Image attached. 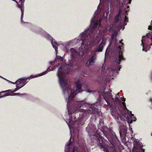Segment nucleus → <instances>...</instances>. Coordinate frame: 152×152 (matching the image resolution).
<instances>
[{
	"instance_id": "e433bc0d",
	"label": "nucleus",
	"mask_w": 152,
	"mask_h": 152,
	"mask_svg": "<svg viewBox=\"0 0 152 152\" xmlns=\"http://www.w3.org/2000/svg\"><path fill=\"white\" fill-rule=\"evenodd\" d=\"M1 76L0 75V77H1Z\"/></svg>"
},
{
	"instance_id": "a211bd4d",
	"label": "nucleus",
	"mask_w": 152,
	"mask_h": 152,
	"mask_svg": "<svg viewBox=\"0 0 152 152\" xmlns=\"http://www.w3.org/2000/svg\"><path fill=\"white\" fill-rule=\"evenodd\" d=\"M11 95H12L11 94H5L3 95H2L1 94H0V98H2V97H5L6 96Z\"/></svg>"
},
{
	"instance_id": "f704fd0d",
	"label": "nucleus",
	"mask_w": 152,
	"mask_h": 152,
	"mask_svg": "<svg viewBox=\"0 0 152 152\" xmlns=\"http://www.w3.org/2000/svg\"><path fill=\"white\" fill-rule=\"evenodd\" d=\"M151 23H151V25H152V21H151Z\"/></svg>"
},
{
	"instance_id": "7ed1b4c3",
	"label": "nucleus",
	"mask_w": 152,
	"mask_h": 152,
	"mask_svg": "<svg viewBox=\"0 0 152 152\" xmlns=\"http://www.w3.org/2000/svg\"><path fill=\"white\" fill-rule=\"evenodd\" d=\"M123 39H122L120 40L118 44H117V42L115 41V44L116 47L117 48V50L119 52L118 57L115 60V62L111 65L110 68H107L105 71V66L104 64L102 66V72L103 74L104 73L105 75L106 76H111V75L115 76L114 74L116 73L117 74V72L118 71L120 70L121 68V66H120L119 64L121 62V61L125 60L124 56L122 55V53L121 51V47L124 45L123 43L122 42Z\"/></svg>"
},
{
	"instance_id": "f8f14e48",
	"label": "nucleus",
	"mask_w": 152,
	"mask_h": 152,
	"mask_svg": "<svg viewBox=\"0 0 152 152\" xmlns=\"http://www.w3.org/2000/svg\"><path fill=\"white\" fill-rule=\"evenodd\" d=\"M21 2V4H18V7L20 9L21 12V21L22 23H25V22H23V18L24 14V6L23 3L25 0H20Z\"/></svg>"
},
{
	"instance_id": "20e7f679",
	"label": "nucleus",
	"mask_w": 152,
	"mask_h": 152,
	"mask_svg": "<svg viewBox=\"0 0 152 152\" xmlns=\"http://www.w3.org/2000/svg\"><path fill=\"white\" fill-rule=\"evenodd\" d=\"M86 130L90 135L91 142L97 144L100 149L103 148L104 152H109L110 148L105 143L106 140L98 133L95 125L90 123Z\"/></svg>"
},
{
	"instance_id": "cd10ccee",
	"label": "nucleus",
	"mask_w": 152,
	"mask_h": 152,
	"mask_svg": "<svg viewBox=\"0 0 152 152\" xmlns=\"http://www.w3.org/2000/svg\"><path fill=\"white\" fill-rule=\"evenodd\" d=\"M103 90H105L106 89V87L105 86H103Z\"/></svg>"
},
{
	"instance_id": "2f4dec72",
	"label": "nucleus",
	"mask_w": 152,
	"mask_h": 152,
	"mask_svg": "<svg viewBox=\"0 0 152 152\" xmlns=\"http://www.w3.org/2000/svg\"><path fill=\"white\" fill-rule=\"evenodd\" d=\"M130 131H131V133H133V131L132 130V129H130Z\"/></svg>"
},
{
	"instance_id": "4c0bfd02",
	"label": "nucleus",
	"mask_w": 152,
	"mask_h": 152,
	"mask_svg": "<svg viewBox=\"0 0 152 152\" xmlns=\"http://www.w3.org/2000/svg\"><path fill=\"white\" fill-rule=\"evenodd\" d=\"M151 135H152V134H151Z\"/></svg>"
},
{
	"instance_id": "1a4fd4ad",
	"label": "nucleus",
	"mask_w": 152,
	"mask_h": 152,
	"mask_svg": "<svg viewBox=\"0 0 152 152\" xmlns=\"http://www.w3.org/2000/svg\"><path fill=\"white\" fill-rule=\"evenodd\" d=\"M149 38L148 40L149 42L150 41L151 42V44L150 46L152 45V35L150 33H148L146 36H143L142 37V39L141 40L142 44L141 45H142L143 47L142 50L145 51L146 52H147L148 50H149L148 48L149 46L148 45H146L145 43V39L146 38Z\"/></svg>"
},
{
	"instance_id": "dca6fc26",
	"label": "nucleus",
	"mask_w": 152,
	"mask_h": 152,
	"mask_svg": "<svg viewBox=\"0 0 152 152\" xmlns=\"http://www.w3.org/2000/svg\"><path fill=\"white\" fill-rule=\"evenodd\" d=\"M123 102H122V104L124 106V109H122V110H119V113H120V111H123V110H125L126 109V104H125V99L124 98H123V99H122Z\"/></svg>"
},
{
	"instance_id": "f257e3e1",
	"label": "nucleus",
	"mask_w": 152,
	"mask_h": 152,
	"mask_svg": "<svg viewBox=\"0 0 152 152\" xmlns=\"http://www.w3.org/2000/svg\"><path fill=\"white\" fill-rule=\"evenodd\" d=\"M89 31V30L87 31L85 30L78 37L64 42H58L56 45L57 47L61 45H62L64 47V50L66 53L70 52L68 64H61L57 73L60 85L64 96L65 98L68 97L66 99L67 105H100L99 103L90 104L83 101L73 100L76 94L83 90V87L84 84L81 83L79 80H77L75 83L76 90L73 91L69 84V80L66 76V74L77 68V58L86 53L89 47L98 44L101 39V37H99L95 41L94 43H92V38L90 37V40H89V43L88 44L87 33Z\"/></svg>"
},
{
	"instance_id": "c9c22d12",
	"label": "nucleus",
	"mask_w": 152,
	"mask_h": 152,
	"mask_svg": "<svg viewBox=\"0 0 152 152\" xmlns=\"http://www.w3.org/2000/svg\"><path fill=\"white\" fill-rule=\"evenodd\" d=\"M100 0V1H101V0ZM103 0V1H104L105 0Z\"/></svg>"
},
{
	"instance_id": "9b49d317",
	"label": "nucleus",
	"mask_w": 152,
	"mask_h": 152,
	"mask_svg": "<svg viewBox=\"0 0 152 152\" xmlns=\"http://www.w3.org/2000/svg\"><path fill=\"white\" fill-rule=\"evenodd\" d=\"M102 132L104 135L110 142L113 141L114 142H118L119 141L118 139L115 132H113L112 133V135H110L105 131H102Z\"/></svg>"
},
{
	"instance_id": "412c9836",
	"label": "nucleus",
	"mask_w": 152,
	"mask_h": 152,
	"mask_svg": "<svg viewBox=\"0 0 152 152\" xmlns=\"http://www.w3.org/2000/svg\"><path fill=\"white\" fill-rule=\"evenodd\" d=\"M57 66L56 65H55L53 67H51L50 70H54L55 69H56V68Z\"/></svg>"
},
{
	"instance_id": "b1692460",
	"label": "nucleus",
	"mask_w": 152,
	"mask_h": 152,
	"mask_svg": "<svg viewBox=\"0 0 152 152\" xmlns=\"http://www.w3.org/2000/svg\"><path fill=\"white\" fill-rule=\"evenodd\" d=\"M0 77H1V78H2V79H4V80H6L7 81H10H10L8 80H7L6 79H5V78H4V77H2V76H1Z\"/></svg>"
},
{
	"instance_id": "6e6552de",
	"label": "nucleus",
	"mask_w": 152,
	"mask_h": 152,
	"mask_svg": "<svg viewBox=\"0 0 152 152\" xmlns=\"http://www.w3.org/2000/svg\"><path fill=\"white\" fill-rule=\"evenodd\" d=\"M112 91L109 90L107 92L102 91V92H99V95H102L104 99L107 102V104L111 106V103L113 102H116L117 103L119 102L118 97L119 96V94L118 93L115 95L114 99L112 95L111 92Z\"/></svg>"
},
{
	"instance_id": "393cba45",
	"label": "nucleus",
	"mask_w": 152,
	"mask_h": 152,
	"mask_svg": "<svg viewBox=\"0 0 152 152\" xmlns=\"http://www.w3.org/2000/svg\"><path fill=\"white\" fill-rule=\"evenodd\" d=\"M0 77H1V78H2V79H4V80H6L7 81H10H10L8 80H7L6 79H5V78H4V77H2V76H1Z\"/></svg>"
},
{
	"instance_id": "a878e982",
	"label": "nucleus",
	"mask_w": 152,
	"mask_h": 152,
	"mask_svg": "<svg viewBox=\"0 0 152 152\" xmlns=\"http://www.w3.org/2000/svg\"><path fill=\"white\" fill-rule=\"evenodd\" d=\"M0 77H1V78H2V79H4V80H6L7 81H10H10L8 80H7L6 79H5V78H4V77H2V76H1Z\"/></svg>"
},
{
	"instance_id": "f3484780",
	"label": "nucleus",
	"mask_w": 152,
	"mask_h": 152,
	"mask_svg": "<svg viewBox=\"0 0 152 152\" xmlns=\"http://www.w3.org/2000/svg\"><path fill=\"white\" fill-rule=\"evenodd\" d=\"M70 149H65V152H69ZM72 152H77V149H73Z\"/></svg>"
},
{
	"instance_id": "0eeeda50",
	"label": "nucleus",
	"mask_w": 152,
	"mask_h": 152,
	"mask_svg": "<svg viewBox=\"0 0 152 152\" xmlns=\"http://www.w3.org/2000/svg\"><path fill=\"white\" fill-rule=\"evenodd\" d=\"M117 112L116 111V110L115 111L112 110L111 114L114 117V118L119 126V133L120 136L121 138L124 139L126 136V134H127V129L128 128L125 124L121 125L122 122L120 121L121 120L119 119L118 113H117Z\"/></svg>"
},
{
	"instance_id": "5701e85b",
	"label": "nucleus",
	"mask_w": 152,
	"mask_h": 152,
	"mask_svg": "<svg viewBox=\"0 0 152 152\" xmlns=\"http://www.w3.org/2000/svg\"><path fill=\"white\" fill-rule=\"evenodd\" d=\"M152 28V26L151 25L150 26L148 27V29L149 30H151Z\"/></svg>"
},
{
	"instance_id": "c85d7f7f",
	"label": "nucleus",
	"mask_w": 152,
	"mask_h": 152,
	"mask_svg": "<svg viewBox=\"0 0 152 152\" xmlns=\"http://www.w3.org/2000/svg\"><path fill=\"white\" fill-rule=\"evenodd\" d=\"M128 11H126V12H125V14L126 15H128V14L127 13Z\"/></svg>"
},
{
	"instance_id": "f03ea898",
	"label": "nucleus",
	"mask_w": 152,
	"mask_h": 152,
	"mask_svg": "<svg viewBox=\"0 0 152 152\" xmlns=\"http://www.w3.org/2000/svg\"><path fill=\"white\" fill-rule=\"evenodd\" d=\"M98 10H99L98 9ZM98 11L94 13V16L91 20V25L93 26L91 27L86 29V31L88 30L89 31L87 33L88 35V44L89 43V40H90V37L92 38L91 42L94 43L95 41L99 39V37H101V39L99 41L98 44H95L92 47L98 44L100 40L102 39L101 43L98 45L96 46L93 51V55L90 57L86 63V65L88 66H91L94 63L96 58V53L97 52H102L104 46L105 45V41L103 39V37L104 35L107 34V30L109 31H114L115 33L111 36V38L113 39L116 35V31H118L122 29L123 30L125 26L127 25L126 22H128V18L126 16H124L122 14V10L119 9L118 14L115 16L114 21L113 24L109 25L107 27H103L102 26L101 22L102 19L99 20L98 17ZM92 47H89L88 52V53L90 48Z\"/></svg>"
},
{
	"instance_id": "2eb2a0df",
	"label": "nucleus",
	"mask_w": 152,
	"mask_h": 152,
	"mask_svg": "<svg viewBox=\"0 0 152 152\" xmlns=\"http://www.w3.org/2000/svg\"><path fill=\"white\" fill-rule=\"evenodd\" d=\"M62 58L60 56H56V58L55 59L54 61H56V62H60L61 63V62L62 61Z\"/></svg>"
},
{
	"instance_id": "7c9ffc66",
	"label": "nucleus",
	"mask_w": 152,
	"mask_h": 152,
	"mask_svg": "<svg viewBox=\"0 0 152 152\" xmlns=\"http://www.w3.org/2000/svg\"><path fill=\"white\" fill-rule=\"evenodd\" d=\"M53 63V62L51 61V62H50V64L51 65H53V64H52V63Z\"/></svg>"
},
{
	"instance_id": "9d476101",
	"label": "nucleus",
	"mask_w": 152,
	"mask_h": 152,
	"mask_svg": "<svg viewBox=\"0 0 152 152\" xmlns=\"http://www.w3.org/2000/svg\"><path fill=\"white\" fill-rule=\"evenodd\" d=\"M35 77H36L35 75H31L30 77L26 78L24 77L20 78L18 79L14 83L11 81H10V82L12 83L13 84H16L18 86L23 85V86H24L28 82V81H27V80H29L30 79Z\"/></svg>"
},
{
	"instance_id": "423d86ee",
	"label": "nucleus",
	"mask_w": 152,
	"mask_h": 152,
	"mask_svg": "<svg viewBox=\"0 0 152 152\" xmlns=\"http://www.w3.org/2000/svg\"><path fill=\"white\" fill-rule=\"evenodd\" d=\"M115 110L117 112V113H118L119 119L121 121H125L126 120L127 121L128 123L129 124H131L133 121H136V118L134 117V115L132 113V112L130 111L129 112L128 111L127 113H126V110L124 109L122 111H120V114H119V112L116 108L112 109V111H115Z\"/></svg>"
},
{
	"instance_id": "4be33fe9",
	"label": "nucleus",
	"mask_w": 152,
	"mask_h": 152,
	"mask_svg": "<svg viewBox=\"0 0 152 152\" xmlns=\"http://www.w3.org/2000/svg\"><path fill=\"white\" fill-rule=\"evenodd\" d=\"M57 66L56 65H55L53 67H51L50 70H54L55 69H56V68Z\"/></svg>"
},
{
	"instance_id": "72a5a7b5",
	"label": "nucleus",
	"mask_w": 152,
	"mask_h": 152,
	"mask_svg": "<svg viewBox=\"0 0 152 152\" xmlns=\"http://www.w3.org/2000/svg\"><path fill=\"white\" fill-rule=\"evenodd\" d=\"M129 7V6H127V8H128Z\"/></svg>"
},
{
	"instance_id": "c756f323",
	"label": "nucleus",
	"mask_w": 152,
	"mask_h": 152,
	"mask_svg": "<svg viewBox=\"0 0 152 152\" xmlns=\"http://www.w3.org/2000/svg\"><path fill=\"white\" fill-rule=\"evenodd\" d=\"M128 0L129 1V2L128 3H129V4H131L132 0Z\"/></svg>"
},
{
	"instance_id": "473e14b6",
	"label": "nucleus",
	"mask_w": 152,
	"mask_h": 152,
	"mask_svg": "<svg viewBox=\"0 0 152 152\" xmlns=\"http://www.w3.org/2000/svg\"><path fill=\"white\" fill-rule=\"evenodd\" d=\"M107 79H108V80H110V78L109 77H107Z\"/></svg>"
},
{
	"instance_id": "6ab92c4d",
	"label": "nucleus",
	"mask_w": 152,
	"mask_h": 152,
	"mask_svg": "<svg viewBox=\"0 0 152 152\" xmlns=\"http://www.w3.org/2000/svg\"><path fill=\"white\" fill-rule=\"evenodd\" d=\"M26 94H21V95H26ZM12 95V96H13V95H14V96H15V95H21V94H20V93H15L13 95H12V94H11Z\"/></svg>"
},
{
	"instance_id": "39448f33",
	"label": "nucleus",
	"mask_w": 152,
	"mask_h": 152,
	"mask_svg": "<svg viewBox=\"0 0 152 152\" xmlns=\"http://www.w3.org/2000/svg\"><path fill=\"white\" fill-rule=\"evenodd\" d=\"M32 31L36 34L40 35L42 37H45L48 40H50L53 48L55 49L57 54L58 50H57L58 47L56 46V45L57 44V42H56L51 36L41 28H35L32 30Z\"/></svg>"
},
{
	"instance_id": "aec40b11",
	"label": "nucleus",
	"mask_w": 152,
	"mask_h": 152,
	"mask_svg": "<svg viewBox=\"0 0 152 152\" xmlns=\"http://www.w3.org/2000/svg\"><path fill=\"white\" fill-rule=\"evenodd\" d=\"M109 53V51H108V47L106 49V50L105 51V55H107L108 53Z\"/></svg>"
},
{
	"instance_id": "bb28decb",
	"label": "nucleus",
	"mask_w": 152,
	"mask_h": 152,
	"mask_svg": "<svg viewBox=\"0 0 152 152\" xmlns=\"http://www.w3.org/2000/svg\"><path fill=\"white\" fill-rule=\"evenodd\" d=\"M86 91L87 92H91V91H89V90H86Z\"/></svg>"
},
{
	"instance_id": "ddd939ff",
	"label": "nucleus",
	"mask_w": 152,
	"mask_h": 152,
	"mask_svg": "<svg viewBox=\"0 0 152 152\" xmlns=\"http://www.w3.org/2000/svg\"><path fill=\"white\" fill-rule=\"evenodd\" d=\"M23 86V85H21L20 86H18V85H16V88H15L13 91H11V90H8L9 92V94H13L14 92H16L17 90H18L19 89H20V88H22ZM7 91H3L1 92H0V93L7 92Z\"/></svg>"
},
{
	"instance_id": "4468645a",
	"label": "nucleus",
	"mask_w": 152,
	"mask_h": 152,
	"mask_svg": "<svg viewBox=\"0 0 152 152\" xmlns=\"http://www.w3.org/2000/svg\"><path fill=\"white\" fill-rule=\"evenodd\" d=\"M51 67V66H50V67H48V68L47 70H46V71H45L42 73H41L40 74H39L37 75H35L36 77H39L42 76L43 75H45L46 74H47L48 72L51 71V70H50Z\"/></svg>"
}]
</instances>
